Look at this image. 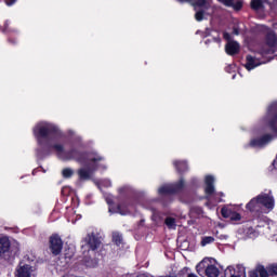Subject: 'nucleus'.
<instances>
[{
	"label": "nucleus",
	"mask_w": 277,
	"mask_h": 277,
	"mask_svg": "<svg viewBox=\"0 0 277 277\" xmlns=\"http://www.w3.org/2000/svg\"><path fill=\"white\" fill-rule=\"evenodd\" d=\"M271 277L277 276V264H268Z\"/></svg>",
	"instance_id": "obj_32"
},
{
	"label": "nucleus",
	"mask_w": 277,
	"mask_h": 277,
	"mask_svg": "<svg viewBox=\"0 0 277 277\" xmlns=\"http://www.w3.org/2000/svg\"><path fill=\"white\" fill-rule=\"evenodd\" d=\"M31 268L28 264H25L17 268V277H31Z\"/></svg>",
	"instance_id": "obj_21"
},
{
	"label": "nucleus",
	"mask_w": 277,
	"mask_h": 277,
	"mask_svg": "<svg viewBox=\"0 0 277 277\" xmlns=\"http://www.w3.org/2000/svg\"><path fill=\"white\" fill-rule=\"evenodd\" d=\"M229 8H233L235 12H241V10L243 9V1L238 0L235 2L234 0H232V5H229Z\"/></svg>",
	"instance_id": "obj_25"
},
{
	"label": "nucleus",
	"mask_w": 277,
	"mask_h": 277,
	"mask_svg": "<svg viewBox=\"0 0 277 277\" xmlns=\"http://www.w3.org/2000/svg\"><path fill=\"white\" fill-rule=\"evenodd\" d=\"M274 140V135L272 134H264L258 138H253L250 141V146L252 148H263V146H267Z\"/></svg>",
	"instance_id": "obj_6"
},
{
	"label": "nucleus",
	"mask_w": 277,
	"mask_h": 277,
	"mask_svg": "<svg viewBox=\"0 0 277 277\" xmlns=\"http://www.w3.org/2000/svg\"><path fill=\"white\" fill-rule=\"evenodd\" d=\"M212 42H216V44H220L222 42V38H220V35L212 38Z\"/></svg>",
	"instance_id": "obj_34"
},
{
	"label": "nucleus",
	"mask_w": 277,
	"mask_h": 277,
	"mask_svg": "<svg viewBox=\"0 0 277 277\" xmlns=\"http://www.w3.org/2000/svg\"><path fill=\"white\" fill-rule=\"evenodd\" d=\"M249 277H260L256 271L253 268L252 271H249Z\"/></svg>",
	"instance_id": "obj_35"
},
{
	"label": "nucleus",
	"mask_w": 277,
	"mask_h": 277,
	"mask_svg": "<svg viewBox=\"0 0 277 277\" xmlns=\"http://www.w3.org/2000/svg\"><path fill=\"white\" fill-rule=\"evenodd\" d=\"M256 198L260 201L262 209H267L268 211H274L276 201L274 199V196H272V193H269V194L262 193V194L258 195Z\"/></svg>",
	"instance_id": "obj_4"
},
{
	"label": "nucleus",
	"mask_w": 277,
	"mask_h": 277,
	"mask_svg": "<svg viewBox=\"0 0 277 277\" xmlns=\"http://www.w3.org/2000/svg\"><path fill=\"white\" fill-rule=\"evenodd\" d=\"M195 19L200 23L202 21H205V9H200L199 11H197L195 13Z\"/></svg>",
	"instance_id": "obj_30"
},
{
	"label": "nucleus",
	"mask_w": 277,
	"mask_h": 277,
	"mask_svg": "<svg viewBox=\"0 0 277 277\" xmlns=\"http://www.w3.org/2000/svg\"><path fill=\"white\" fill-rule=\"evenodd\" d=\"M159 196H172L174 195V190L172 189L171 185H163L158 189Z\"/></svg>",
	"instance_id": "obj_23"
},
{
	"label": "nucleus",
	"mask_w": 277,
	"mask_h": 277,
	"mask_svg": "<svg viewBox=\"0 0 277 277\" xmlns=\"http://www.w3.org/2000/svg\"><path fill=\"white\" fill-rule=\"evenodd\" d=\"M173 194H181L185 189V179L181 177L177 182L171 184Z\"/></svg>",
	"instance_id": "obj_20"
},
{
	"label": "nucleus",
	"mask_w": 277,
	"mask_h": 277,
	"mask_svg": "<svg viewBox=\"0 0 277 277\" xmlns=\"http://www.w3.org/2000/svg\"><path fill=\"white\" fill-rule=\"evenodd\" d=\"M265 5L263 4V0H251V9L255 12H259V10H263Z\"/></svg>",
	"instance_id": "obj_24"
},
{
	"label": "nucleus",
	"mask_w": 277,
	"mask_h": 277,
	"mask_svg": "<svg viewBox=\"0 0 277 277\" xmlns=\"http://www.w3.org/2000/svg\"><path fill=\"white\" fill-rule=\"evenodd\" d=\"M274 113L272 118L268 121V126L271 128V131H274V133H277V104L273 106Z\"/></svg>",
	"instance_id": "obj_18"
},
{
	"label": "nucleus",
	"mask_w": 277,
	"mask_h": 277,
	"mask_svg": "<svg viewBox=\"0 0 277 277\" xmlns=\"http://www.w3.org/2000/svg\"><path fill=\"white\" fill-rule=\"evenodd\" d=\"M205 194L207 198H211V196L215 194V186L213 185L215 183V177H213V175H207L205 179Z\"/></svg>",
	"instance_id": "obj_10"
},
{
	"label": "nucleus",
	"mask_w": 277,
	"mask_h": 277,
	"mask_svg": "<svg viewBox=\"0 0 277 277\" xmlns=\"http://www.w3.org/2000/svg\"><path fill=\"white\" fill-rule=\"evenodd\" d=\"M6 5H14L16 3V0H5Z\"/></svg>",
	"instance_id": "obj_37"
},
{
	"label": "nucleus",
	"mask_w": 277,
	"mask_h": 277,
	"mask_svg": "<svg viewBox=\"0 0 277 277\" xmlns=\"http://www.w3.org/2000/svg\"><path fill=\"white\" fill-rule=\"evenodd\" d=\"M173 166L177 172V174H185L187 170H189V166L187 164V161L185 160H175L173 161Z\"/></svg>",
	"instance_id": "obj_14"
},
{
	"label": "nucleus",
	"mask_w": 277,
	"mask_h": 277,
	"mask_svg": "<svg viewBox=\"0 0 277 277\" xmlns=\"http://www.w3.org/2000/svg\"><path fill=\"white\" fill-rule=\"evenodd\" d=\"M202 266V263L197 264L196 269L197 274H200V267Z\"/></svg>",
	"instance_id": "obj_41"
},
{
	"label": "nucleus",
	"mask_w": 277,
	"mask_h": 277,
	"mask_svg": "<svg viewBox=\"0 0 277 277\" xmlns=\"http://www.w3.org/2000/svg\"><path fill=\"white\" fill-rule=\"evenodd\" d=\"M211 42H213V40L211 39L206 40V44H211Z\"/></svg>",
	"instance_id": "obj_42"
},
{
	"label": "nucleus",
	"mask_w": 277,
	"mask_h": 277,
	"mask_svg": "<svg viewBox=\"0 0 277 277\" xmlns=\"http://www.w3.org/2000/svg\"><path fill=\"white\" fill-rule=\"evenodd\" d=\"M239 42L237 41H228L225 45V52L227 55H237L239 53Z\"/></svg>",
	"instance_id": "obj_11"
},
{
	"label": "nucleus",
	"mask_w": 277,
	"mask_h": 277,
	"mask_svg": "<svg viewBox=\"0 0 277 277\" xmlns=\"http://www.w3.org/2000/svg\"><path fill=\"white\" fill-rule=\"evenodd\" d=\"M189 272V267H184L182 271H180L179 276H183V274H187Z\"/></svg>",
	"instance_id": "obj_36"
},
{
	"label": "nucleus",
	"mask_w": 277,
	"mask_h": 277,
	"mask_svg": "<svg viewBox=\"0 0 277 277\" xmlns=\"http://www.w3.org/2000/svg\"><path fill=\"white\" fill-rule=\"evenodd\" d=\"M229 69H230V66L226 67L225 68L226 72H228Z\"/></svg>",
	"instance_id": "obj_47"
},
{
	"label": "nucleus",
	"mask_w": 277,
	"mask_h": 277,
	"mask_svg": "<svg viewBox=\"0 0 277 277\" xmlns=\"http://www.w3.org/2000/svg\"><path fill=\"white\" fill-rule=\"evenodd\" d=\"M246 65H245V68L247 70H254V68L261 66V61H259L256 57L252 56V55H247L246 56Z\"/></svg>",
	"instance_id": "obj_12"
},
{
	"label": "nucleus",
	"mask_w": 277,
	"mask_h": 277,
	"mask_svg": "<svg viewBox=\"0 0 277 277\" xmlns=\"http://www.w3.org/2000/svg\"><path fill=\"white\" fill-rule=\"evenodd\" d=\"M179 3H187V0H177Z\"/></svg>",
	"instance_id": "obj_46"
},
{
	"label": "nucleus",
	"mask_w": 277,
	"mask_h": 277,
	"mask_svg": "<svg viewBox=\"0 0 277 277\" xmlns=\"http://www.w3.org/2000/svg\"><path fill=\"white\" fill-rule=\"evenodd\" d=\"M221 215L225 220H230V222H240L241 220V214H239V212H236L235 210L228 207H223L221 209Z\"/></svg>",
	"instance_id": "obj_7"
},
{
	"label": "nucleus",
	"mask_w": 277,
	"mask_h": 277,
	"mask_svg": "<svg viewBox=\"0 0 277 277\" xmlns=\"http://www.w3.org/2000/svg\"><path fill=\"white\" fill-rule=\"evenodd\" d=\"M219 3H222L223 5H225L226 8L233 5V0H217Z\"/></svg>",
	"instance_id": "obj_33"
},
{
	"label": "nucleus",
	"mask_w": 277,
	"mask_h": 277,
	"mask_svg": "<svg viewBox=\"0 0 277 277\" xmlns=\"http://www.w3.org/2000/svg\"><path fill=\"white\" fill-rule=\"evenodd\" d=\"M49 249L53 256H60L62 250H64V240L60 234H52L49 237Z\"/></svg>",
	"instance_id": "obj_3"
},
{
	"label": "nucleus",
	"mask_w": 277,
	"mask_h": 277,
	"mask_svg": "<svg viewBox=\"0 0 277 277\" xmlns=\"http://www.w3.org/2000/svg\"><path fill=\"white\" fill-rule=\"evenodd\" d=\"M137 277H148V275H146V274H140V275H137Z\"/></svg>",
	"instance_id": "obj_45"
},
{
	"label": "nucleus",
	"mask_w": 277,
	"mask_h": 277,
	"mask_svg": "<svg viewBox=\"0 0 277 277\" xmlns=\"http://www.w3.org/2000/svg\"><path fill=\"white\" fill-rule=\"evenodd\" d=\"M63 179H72V174H75V171L70 168H65L62 171Z\"/></svg>",
	"instance_id": "obj_29"
},
{
	"label": "nucleus",
	"mask_w": 277,
	"mask_h": 277,
	"mask_svg": "<svg viewBox=\"0 0 277 277\" xmlns=\"http://www.w3.org/2000/svg\"><path fill=\"white\" fill-rule=\"evenodd\" d=\"M215 241V238L213 236H203L201 238L200 246L205 248V246H209V243H213Z\"/></svg>",
	"instance_id": "obj_26"
},
{
	"label": "nucleus",
	"mask_w": 277,
	"mask_h": 277,
	"mask_svg": "<svg viewBox=\"0 0 277 277\" xmlns=\"http://www.w3.org/2000/svg\"><path fill=\"white\" fill-rule=\"evenodd\" d=\"M197 183H198V180H196V179H193V180L190 181V185H193V187L196 186Z\"/></svg>",
	"instance_id": "obj_40"
},
{
	"label": "nucleus",
	"mask_w": 277,
	"mask_h": 277,
	"mask_svg": "<svg viewBox=\"0 0 277 277\" xmlns=\"http://www.w3.org/2000/svg\"><path fill=\"white\" fill-rule=\"evenodd\" d=\"M234 34H235L236 36H239V30H238V29H234Z\"/></svg>",
	"instance_id": "obj_43"
},
{
	"label": "nucleus",
	"mask_w": 277,
	"mask_h": 277,
	"mask_svg": "<svg viewBox=\"0 0 277 277\" xmlns=\"http://www.w3.org/2000/svg\"><path fill=\"white\" fill-rule=\"evenodd\" d=\"M211 36V29L207 28L205 31V38H209Z\"/></svg>",
	"instance_id": "obj_38"
},
{
	"label": "nucleus",
	"mask_w": 277,
	"mask_h": 277,
	"mask_svg": "<svg viewBox=\"0 0 277 277\" xmlns=\"http://www.w3.org/2000/svg\"><path fill=\"white\" fill-rule=\"evenodd\" d=\"M102 243L103 240H101V236H98L97 233L91 232L82 239L81 248H88L89 251L96 252Z\"/></svg>",
	"instance_id": "obj_2"
},
{
	"label": "nucleus",
	"mask_w": 277,
	"mask_h": 277,
	"mask_svg": "<svg viewBox=\"0 0 277 277\" xmlns=\"http://www.w3.org/2000/svg\"><path fill=\"white\" fill-rule=\"evenodd\" d=\"M113 242L115 246H122V235L118 233L113 234Z\"/></svg>",
	"instance_id": "obj_28"
},
{
	"label": "nucleus",
	"mask_w": 277,
	"mask_h": 277,
	"mask_svg": "<svg viewBox=\"0 0 277 277\" xmlns=\"http://www.w3.org/2000/svg\"><path fill=\"white\" fill-rule=\"evenodd\" d=\"M34 136L37 140V144L40 146L36 149V155L39 159H47L53 155V150L62 157L63 161H76L80 166H88V163H100L105 158L98 155L96 151H81L77 148L64 150V145L61 143L45 144L44 140L49 137H62L63 133L57 126L51 123H39L32 129Z\"/></svg>",
	"instance_id": "obj_1"
},
{
	"label": "nucleus",
	"mask_w": 277,
	"mask_h": 277,
	"mask_svg": "<svg viewBox=\"0 0 277 277\" xmlns=\"http://www.w3.org/2000/svg\"><path fill=\"white\" fill-rule=\"evenodd\" d=\"M274 53V48H261L260 49V55H262V57H264V55H273Z\"/></svg>",
	"instance_id": "obj_31"
},
{
	"label": "nucleus",
	"mask_w": 277,
	"mask_h": 277,
	"mask_svg": "<svg viewBox=\"0 0 277 277\" xmlns=\"http://www.w3.org/2000/svg\"><path fill=\"white\" fill-rule=\"evenodd\" d=\"M131 207H133V200L128 197L117 205L116 213H119V215H131Z\"/></svg>",
	"instance_id": "obj_5"
},
{
	"label": "nucleus",
	"mask_w": 277,
	"mask_h": 277,
	"mask_svg": "<svg viewBox=\"0 0 277 277\" xmlns=\"http://www.w3.org/2000/svg\"><path fill=\"white\" fill-rule=\"evenodd\" d=\"M205 274L207 277H219L220 276V268L213 264H210L206 267Z\"/></svg>",
	"instance_id": "obj_19"
},
{
	"label": "nucleus",
	"mask_w": 277,
	"mask_h": 277,
	"mask_svg": "<svg viewBox=\"0 0 277 277\" xmlns=\"http://www.w3.org/2000/svg\"><path fill=\"white\" fill-rule=\"evenodd\" d=\"M265 44L269 47V49H276L277 47V37L276 32L274 31H268L265 35Z\"/></svg>",
	"instance_id": "obj_15"
},
{
	"label": "nucleus",
	"mask_w": 277,
	"mask_h": 277,
	"mask_svg": "<svg viewBox=\"0 0 277 277\" xmlns=\"http://www.w3.org/2000/svg\"><path fill=\"white\" fill-rule=\"evenodd\" d=\"M252 230H253L252 227H249V228H248V233H249L250 235H252Z\"/></svg>",
	"instance_id": "obj_44"
},
{
	"label": "nucleus",
	"mask_w": 277,
	"mask_h": 277,
	"mask_svg": "<svg viewBox=\"0 0 277 277\" xmlns=\"http://www.w3.org/2000/svg\"><path fill=\"white\" fill-rule=\"evenodd\" d=\"M78 176L80 181H90L92 179V172H90V169H79L78 170Z\"/></svg>",
	"instance_id": "obj_22"
},
{
	"label": "nucleus",
	"mask_w": 277,
	"mask_h": 277,
	"mask_svg": "<svg viewBox=\"0 0 277 277\" xmlns=\"http://www.w3.org/2000/svg\"><path fill=\"white\" fill-rule=\"evenodd\" d=\"M186 3H189L194 10H208L209 9V0H186Z\"/></svg>",
	"instance_id": "obj_13"
},
{
	"label": "nucleus",
	"mask_w": 277,
	"mask_h": 277,
	"mask_svg": "<svg viewBox=\"0 0 277 277\" xmlns=\"http://www.w3.org/2000/svg\"><path fill=\"white\" fill-rule=\"evenodd\" d=\"M223 37L225 40H230V34H228V32H224Z\"/></svg>",
	"instance_id": "obj_39"
},
{
	"label": "nucleus",
	"mask_w": 277,
	"mask_h": 277,
	"mask_svg": "<svg viewBox=\"0 0 277 277\" xmlns=\"http://www.w3.org/2000/svg\"><path fill=\"white\" fill-rule=\"evenodd\" d=\"M11 247H12V242H10V238L1 237L0 238V256L1 254H5V252H10Z\"/></svg>",
	"instance_id": "obj_17"
},
{
	"label": "nucleus",
	"mask_w": 277,
	"mask_h": 277,
	"mask_svg": "<svg viewBox=\"0 0 277 277\" xmlns=\"http://www.w3.org/2000/svg\"><path fill=\"white\" fill-rule=\"evenodd\" d=\"M170 277H177L176 275H174V276H170Z\"/></svg>",
	"instance_id": "obj_48"
},
{
	"label": "nucleus",
	"mask_w": 277,
	"mask_h": 277,
	"mask_svg": "<svg viewBox=\"0 0 277 277\" xmlns=\"http://www.w3.org/2000/svg\"><path fill=\"white\" fill-rule=\"evenodd\" d=\"M254 271L260 277H272V274H269V264L266 267L263 264H256Z\"/></svg>",
	"instance_id": "obj_16"
},
{
	"label": "nucleus",
	"mask_w": 277,
	"mask_h": 277,
	"mask_svg": "<svg viewBox=\"0 0 277 277\" xmlns=\"http://www.w3.org/2000/svg\"><path fill=\"white\" fill-rule=\"evenodd\" d=\"M164 224L168 228H176V219L172 217V216H168L164 220Z\"/></svg>",
	"instance_id": "obj_27"
},
{
	"label": "nucleus",
	"mask_w": 277,
	"mask_h": 277,
	"mask_svg": "<svg viewBox=\"0 0 277 277\" xmlns=\"http://www.w3.org/2000/svg\"><path fill=\"white\" fill-rule=\"evenodd\" d=\"M225 276L226 277H246V267L241 265L235 266H228L225 269Z\"/></svg>",
	"instance_id": "obj_9"
},
{
	"label": "nucleus",
	"mask_w": 277,
	"mask_h": 277,
	"mask_svg": "<svg viewBox=\"0 0 277 277\" xmlns=\"http://www.w3.org/2000/svg\"><path fill=\"white\" fill-rule=\"evenodd\" d=\"M247 211L250 213H255L256 215H261L263 213V206H261V201H259L258 197H253L247 205Z\"/></svg>",
	"instance_id": "obj_8"
}]
</instances>
